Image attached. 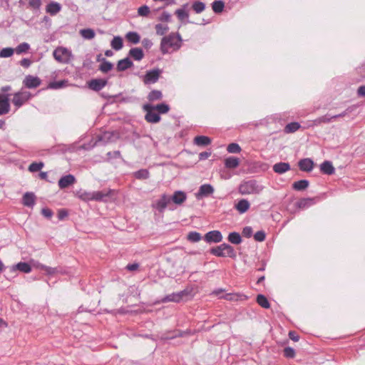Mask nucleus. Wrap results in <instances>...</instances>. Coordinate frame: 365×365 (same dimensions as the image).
<instances>
[{
  "label": "nucleus",
  "mask_w": 365,
  "mask_h": 365,
  "mask_svg": "<svg viewBox=\"0 0 365 365\" xmlns=\"http://www.w3.org/2000/svg\"><path fill=\"white\" fill-rule=\"evenodd\" d=\"M170 14L168 12H163L160 16L159 20L161 21L168 22L170 20Z\"/></svg>",
  "instance_id": "obj_61"
},
{
  "label": "nucleus",
  "mask_w": 365,
  "mask_h": 365,
  "mask_svg": "<svg viewBox=\"0 0 365 365\" xmlns=\"http://www.w3.org/2000/svg\"><path fill=\"white\" fill-rule=\"evenodd\" d=\"M54 58L60 62L67 63L70 61L71 52L66 48L58 47L53 51Z\"/></svg>",
  "instance_id": "obj_4"
},
{
  "label": "nucleus",
  "mask_w": 365,
  "mask_h": 365,
  "mask_svg": "<svg viewBox=\"0 0 365 365\" xmlns=\"http://www.w3.org/2000/svg\"><path fill=\"white\" fill-rule=\"evenodd\" d=\"M170 197V202L173 201L175 204L180 205L186 200L187 195L185 192L178 190L175 191Z\"/></svg>",
  "instance_id": "obj_15"
},
{
  "label": "nucleus",
  "mask_w": 365,
  "mask_h": 365,
  "mask_svg": "<svg viewBox=\"0 0 365 365\" xmlns=\"http://www.w3.org/2000/svg\"><path fill=\"white\" fill-rule=\"evenodd\" d=\"M314 165V161L310 158H304L298 162V166L300 170L304 172H310Z\"/></svg>",
  "instance_id": "obj_14"
},
{
  "label": "nucleus",
  "mask_w": 365,
  "mask_h": 365,
  "mask_svg": "<svg viewBox=\"0 0 365 365\" xmlns=\"http://www.w3.org/2000/svg\"><path fill=\"white\" fill-rule=\"evenodd\" d=\"M214 191L213 187L209 184H205L200 187L198 192L195 194L197 199H201L211 195Z\"/></svg>",
  "instance_id": "obj_13"
},
{
  "label": "nucleus",
  "mask_w": 365,
  "mask_h": 365,
  "mask_svg": "<svg viewBox=\"0 0 365 365\" xmlns=\"http://www.w3.org/2000/svg\"><path fill=\"white\" fill-rule=\"evenodd\" d=\"M102 63L99 66V70L103 73H108L113 68V64L108 61L106 60V58H103L101 59Z\"/></svg>",
  "instance_id": "obj_31"
},
{
  "label": "nucleus",
  "mask_w": 365,
  "mask_h": 365,
  "mask_svg": "<svg viewBox=\"0 0 365 365\" xmlns=\"http://www.w3.org/2000/svg\"><path fill=\"white\" fill-rule=\"evenodd\" d=\"M180 302L182 300H187L190 297L191 292L188 289H184L177 292Z\"/></svg>",
  "instance_id": "obj_49"
},
{
  "label": "nucleus",
  "mask_w": 365,
  "mask_h": 365,
  "mask_svg": "<svg viewBox=\"0 0 365 365\" xmlns=\"http://www.w3.org/2000/svg\"><path fill=\"white\" fill-rule=\"evenodd\" d=\"M354 110V106H350V107L347 108L344 112H342L339 114H337V115H331V118H332V119H336L338 118L344 117L348 113L352 112Z\"/></svg>",
  "instance_id": "obj_54"
},
{
  "label": "nucleus",
  "mask_w": 365,
  "mask_h": 365,
  "mask_svg": "<svg viewBox=\"0 0 365 365\" xmlns=\"http://www.w3.org/2000/svg\"><path fill=\"white\" fill-rule=\"evenodd\" d=\"M30 98H31V93L29 91L21 90V91H19L17 93H15L14 94L12 103L16 107L20 108Z\"/></svg>",
  "instance_id": "obj_5"
},
{
  "label": "nucleus",
  "mask_w": 365,
  "mask_h": 365,
  "mask_svg": "<svg viewBox=\"0 0 365 365\" xmlns=\"http://www.w3.org/2000/svg\"><path fill=\"white\" fill-rule=\"evenodd\" d=\"M242 150L240 146L236 143H230V153H239Z\"/></svg>",
  "instance_id": "obj_58"
},
{
  "label": "nucleus",
  "mask_w": 365,
  "mask_h": 365,
  "mask_svg": "<svg viewBox=\"0 0 365 365\" xmlns=\"http://www.w3.org/2000/svg\"><path fill=\"white\" fill-rule=\"evenodd\" d=\"M301 125L297 122L289 123L284 128L285 133H292L296 132L300 128Z\"/></svg>",
  "instance_id": "obj_30"
},
{
  "label": "nucleus",
  "mask_w": 365,
  "mask_h": 365,
  "mask_svg": "<svg viewBox=\"0 0 365 365\" xmlns=\"http://www.w3.org/2000/svg\"><path fill=\"white\" fill-rule=\"evenodd\" d=\"M14 50L12 48H4L0 51V57L8 58L14 54Z\"/></svg>",
  "instance_id": "obj_48"
},
{
  "label": "nucleus",
  "mask_w": 365,
  "mask_h": 365,
  "mask_svg": "<svg viewBox=\"0 0 365 365\" xmlns=\"http://www.w3.org/2000/svg\"><path fill=\"white\" fill-rule=\"evenodd\" d=\"M332 120L331 115L328 114L321 116L313 121L314 125H319L322 123H329Z\"/></svg>",
  "instance_id": "obj_37"
},
{
  "label": "nucleus",
  "mask_w": 365,
  "mask_h": 365,
  "mask_svg": "<svg viewBox=\"0 0 365 365\" xmlns=\"http://www.w3.org/2000/svg\"><path fill=\"white\" fill-rule=\"evenodd\" d=\"M36 196L33 192H26L23 196V204L25 206L32 207L35 204Z\"/></svg>",
  "instance_id": "obj_23"
},
{
  "label": "nucleus",
  "mask_w": 365,
  "mask_h": 365,
  "mask_svg": "<svg viewBox=\"0 0 365 365\" xmlns=\"http://www.w3.org/2000/svg\"><path fill=\"white\" fill-rule=\"evenodd\" d=\"M256 301L258 303V304L263 308L268 309L270 307L269 301L267 300V297L263 294H258L257 296Z\"/></svg>",
  "instance_id": "obj_33"
},
{
  "label": "nucleus",
  "mask_w": 365,
  "mask_h": 365,
  "mask_svg": "<svg viewBox=\"0 0 365 365\" xmlns=\"http://www.w3.org/2000/svg\"><path fill=\"white\" fill-rule=\"evenodd\" d=\"M108 83V81L102 78L91 79L88 82V86L94 91H99Z\"/></svg>",
  "instance_id": "obj_10"
},
{
  "label": "nucleus",
  "mask_w": 365,
  "mask_h": 365,
  "mask_svg": "<svg viewBox=\"0 0 365 365\" xmlns=\"http://www.w3.org/2000/svg\"><path fill=\"white\" fill-rule=\"evenodd\" d=\"M134 176L139 180H145L149 178V172L146 169H141L135 172Z\"/></svg>",
  "instance_id": "obj_39"
},
{
  "label": "nucleus",
  "mask_w": 365,
  "mask_h": 365,
  "mask_svg": "<svg viewBox=\"0 0 365 365\" xmlns=\"http://www.w3.org/2000/svg\"><path fill=\"white\" fill-rule=\"evenodd\" d=\"M142 44L144 46V48H145L146 49H149L152 47L153 42L151 41V40L148 38H143L142 41Z\"/></svg>",
  "instance_id": "obj_64"
},
{
  "label": "nucleus",
  "mask_w": 365,
  "mask_h": 365,
  "mask_svg": "<svg viewBox=\"0 0 365 365\" xmlns=\"http://www.w3.org/2000/svg\"><path fill=\"white\" fill-rule=\"evenodd\" d=\"M41 83V79L37 76L28 75L23 81V84L27 88H36Z\"/></svg>",
  "instance_id": "obj_8"
},
{
  "label": "nucleus",
  "mask_w": 365,
  "mask_h": 365,
  "mask_svg": "<svg viewBox=\"0 0 365 365\" xmlns=\"http://www.w3.org/2000/svg\"><path fill=\"white\" fill-rule=\"evenodd\" d=\"M108 192L104 191H94V192H79L78 196L80 199L83 201H90V200H96V201H106V198L108 197Z\"/></svg>",
  "instance_id": "obj_3"
},
{
  "label": "nucleus",
  "mask_w": 365,
  "mask_h": 365,
  "mask_svg": "<svg viewBox=\"0 0 365 365\" xmlns=\"http://www.w3.org/2000/svg\"><path fill=\"white\" fill-rule=\"evenodd\" d=\"M12 271L19 270L24 273H29L31 271V267L27 262H19L11 267Z\"/></svg>",
  "instance_id": "obj_24"
},
{
  "label": "nucleus",
  "mask_w": 365,
  "mask_h": 365,
  "mask_svg": "<svg viewBox=\"0 0 365 365\" xmlns=\"http://www.w3.org/2000/svg\"><path fill=\"white\" fill-rule=\"evenodd\" d=\"M224 7H225V4L221 0L215 1L212 4V9L213 11L216 14L221 13L223 11Z\"/></svg>",
  "instance_id": "obj_36"
},
{
  "label": "nucleus",
  "mask_w": 365,
  "mask_h": 365,
  "mask_svg": "<svg viewBox=\"0 0 365 365\" xmlns=\"http://www.w3.org/2000/svg\"><path fill=\"white\" fill-rule=\"evenodd\" d=\"M266 234L263 230L257 232L254 235V239L257 242H263L265 240Z\"/></svg>",
  "instance_id": "obj_55"
},
{
  "label": "nucleus",
  "mask_w": 365,
  "mask_h": 365,
  "mask_svg": "<svg viewBox=\"0 0 365 365\" xmlns=\"http://www.w3.org/2000/svg\"><path fill=\"white\" fill-rule=\"evenodd\" d=\"M252 228L251 227H245L243 228L242 235L246 237H250L252 235Z\"/></svg>",
  "instance_id": "obj_60"
},
{
  "label": "nucleus",
  "mask_w": 365,
  "mask_h": 365,
  "mask_svg": "<svg viewBox=\"0 0 365 365\" xmlns=\"http://www.w3.org/2000/svg\"><path fill=\"white\" fill-rule=\"evenodd\" d=\"M320 171L323 174L331 175L335 173V168L331 161L325 160L320 165Z\"/></svg>",
  "instance_id": "obj_17"
},
{
  "label": "nucleus",
  "mask_w": 365,
  "mask_h": 365,
  "mask_svg": "<svg viewBox=\"0 0 365 365\" xmlns=\"http://www.w3.org/2000/svg\"><path fill=\"white\" fill-rule=\"evenodd\" d=\"M80 34L86 39H92L95 37V32L91 29H81Z\"/></svg>",
  "instance_id": "obj_38"
},
{
  "label": "nucleus",
  "mask_w": 365,
  "mask_h": 365,
  "mask_svg": "<svg viewBox=\"0 0 365 365\" xmlns=\"http://www.w3.org/2000/svg\"><path fill=\"white\" fill-rule=\"evenodd\" d=\"M204 240L207 243H217L222 241V235L218 230L210 231L205 234Z\"/></svg>",
  "instance_id": "obj_11"
},
{
  "label": "nucleus",
  "mask_w": 365,
  "mask_h": 365,
  "mask_svg": "<svg viewBox=\"0 0 365 365\" xmlns=\"http://www.w3.org/2000/svg\"><path fill=\"white\" fill-rule=\"evenodd\" d=\"M75 177L73 175L69 174L61 178L58 180V185L61 189H65L75 183Z\"/></svg>",
  "instance_id": "obj_12"
},
{
  "label": "nucleus",
  "mask_w": 365,
  "mask_h": 365,
  "mask_svg": "<svg viewBox=\"0 0 365 365\" xmlns=\"http://www.w3.org/2000/svg\"><path fill=\"white\" fill-rule=\"evenodd\" d=\"M194 143L198 146H207L211 143V139L205 135H197L194 138Z\"/></svg>",
  "instance_id": "obj_26"
},
{
  "label": "nucleus",
  "mask_w": 365,
  "mask_h": 365,
  "mask_svg": "<svg viewBox=\"0 0 365 365\" xmlns=\"http://www.w3.org/2000/svg\"><path fill=\"white\" fill-rule=\"evenodd\" d=\"M284 356L289 359H292L295 356V351L293 348L287 346L284 349Z\"/></svg>",
  "instance_id": "obj_51"
},
{
  "label": "nucleus",
  "mask_w": 365,
  "mask_h": 365,
  "mask_svg": "<svg viewBox=\"0 0 365 365\" xmlns=\"http://www.w3.org/2000/svg\"><path fill=\"white\" fill-rule=\"evenodd\" d=\"M68 85V81L62 80L59 81L51 82L48 88L51 89H59L66 87Z\"/></svg>",
  "instance_id": "obj_34"
},
{
  "label": "nucleus",
  "mask_w": 365,
  "mask_h": 365,
  "mask_svg": "<svg viewBox=\"0 0 365 365\" xmlns=\"http://www.w3.org/2000/svg\"><path fill=\"white\" fill-rule=\"evenodd\" d=\"M309 182L307 180H300L294 182L292 187V189L296 191H304L309 187Z\"/></svg>",
  "instance_id": "obj_25"
},
{
  "label": "nucleus",
  "mask_w": 365,
  "mask_h": 365,
  "mask_svg": "<svg viewBox=\"0 0 365 365\" xmlns=\"http://www.w3.org/2000/svg\"><path fill=\"white\" fill-rule=\"evenodd\" d=\"M153 109L155 110H158L159 113L164 114L167 113L170 110V107L168 104L163 103L153 106Z\"/></svg>",
  "instance_id": "obj_40"
},
{
  "label": "nucleus",
  "mask_w": 365,
  "mask_h": 365,
  "mask_svg": "<svg viewBox=\"0 0 365 365\" xmlns=\"http://www.w3.org/2000/svg\"><path fill=\"white\" fill-rule=\"evenodd\" d=\"M250 207V203L246 199H241L235 205L236 210L241 214L246 212Z\"/></svg>",
  "instance_id": "obj_22"
},
{
  "label": "nucleus",
  "mask_w": 365,
  "mask_h": 365,
  "mask_svg": "<svg viewBox=\"0 0 365 365\" xmlns=\"http://www.w3.org/2000/svg\"><path fill=\"white\" fill-rule=\"evenodd\" d=\"M143 110L146 111L145 119L148 123H156L160 120L159 113L155 112L153 106L150 104H145L143 106Z\"/></svg>",
  "instance_id": "obj_6"
},
{
  "label": "nucleus",
  "mask_w": 365,
  "mask_h": 365,
  "mask_svg": "<svg viewBox=\"0 0 365 365\" xmlns=\"http://www.w3.org/2000/svg\"><path fill=\"white\" fill-rule=\"evenodd\" d=\"M156 34L160 36L164 35L169 29L167 25L158 24L155 25Z\"/></svg>",
  "instance_id": "obj_46"
},
{
  "label": "nucleus",
  "mask_w": 365,
  "mask_h": 365,
  "mask_svg": "<svg viewBox=\"0 0 365 365\" xmlns=\"http://www.w3.org/2000/svg\"><path fill=\"white\" fill-rule=\"evenodd\" d=\"M130 56L135 61H140L144 57V53L140 48H133L129 51Z\"/></svg>",
  "instance_id": "obj_27"
},
{
  "label": "nucleus",
  "mask_w": 365,
  "mask_h": 365,
  "mask_svg": "<svg viewBox=\"0 0 365 365\" xmlns=\"http://www.w3.org/2000/svg\"><path fill=\"white\" fill-rule=\"evenodd\" d=\"M242 237L238 232H230V242L238 245L241 242Z\"/></svg>",
  "instance_id": "obj_44"
},
{
  "label": "nucleus",
  "mask_w": 365,
  "mask_h": 365,
  "mask_svg": "<svg viewBox=\"0 0 365 365\" xmlns=\"http://www.w3.org/2000/svg\"><path fill=\"white\" fill-rule=\"evenodd\" d=\"M175 14L177 15L178 18L181 21L188 17V14L182 9H177L175 11Z\"/></svg>",
  "instance_id": "obj_59"
},
{
  "label": "nucleus",
  "mask_w": 365,
  "mask_h": 365,
  "mask_svg": "<svg viewBox=\"0 0 365 365\" xmlns=\"http://www.w3.org/2000/svg\"><path fill=\"white\" fill-rule=\"evenodd\" d=\"M43 166H44V163L43 162H39V163L34 162V163H32L29 166L28 170L31 173H35V172L41 170L43 168Z\"/></svg>",
  "instance_id": "obj_42"
},
{
  "label": "nucleus",
  "mask_w": 365,
  "mask_h": 365,
  "mask_svg": "<svg viewBox=\"0 0 365 365\" xmlns=\"http://www.w3.org/2000/svg\"><path fill=\"white\" fill-rule=\"evenodd\" d=\"M163 302H180L178 295L177 293H173L165 297L163 300Z\"/></svg>",
  "instance_id": "obj_50"
},
{
  "label": "nucleus",
  "mask_w": 365,
  "mask_h": 365,
  "mask_svg": "<svg viewBox=\"0 0 365 365\" xmlns=\"http://www.w3.org/2000/svg\"><path fill=\"white\" fill-rule=\"evenodd\" d=\"M126 40L133 44H137L140 42V36L135 31H129L125 35Z\"/></svg>",
  "instance_id": "obj_28"
},
{
  "label": "nucleus",
  "mask_w": 365,
  "mask_h": 365,
  "mask_svg": "<svg viewBox=\"0 0 365 365\" xmlns=\"http://www.w3.org/2000/svg\"><path fill=\"white\" fill-rule=\"evenodd\" d=\"M29 6L33 9H39L41 6V0H29Z\"/></svg>",
  "instance_id": "obj_57"
},
{
  "label": "nucleus",
  "mask_w": 365,
  "mask_h": 365,
  "mask_svg": "<svg viewBox=\"0 0 365 365\" xmlns=\"http://www.w3.org/2000/svg\"><path fill=\"white\" fill-rule=\"evenodd\" d=\"M315 203V199L312 197L301 198L295 203L296 207L298 209H305Z\"/></svg>",
  "instance_id": "obj_20"
},
{
  "label": "nucleus",
  "mask_w": 365,
  "mask_h": 365,
  "mask_svg": "<svg viewBox=\"0 0 365 365\" xmlns=\"http://www.w3.org/2000/svg\"><path fill=\"white\" fill-rule=\"evenodd\" d=\"M161 73V70L156 68L148 71L146 72L145 75L143 77V82L145 84L154 83L158 81L160 75Z\"/></svg>",
  "instance_id": "obj_7"
},
{
  "label": "nucleus",
  "mask_w": 365,
  "mask_h": 365,
  "mask_svg": "<svg viewBox=\"0 0 365 365\" xmlns=\"http://www.w3.org/2000/svg\"><path fill=\"white\" fill-rule=\"evenodd\" d=\"M228 249V245L224 243L216 247H213L210 250V253L218 257L224 256L223 250Z\"/></svg>",
  "instance_id": "obj_29"
},
{
  "label": "nucleus",
  "mask_w": 365,
  "mask_h": 365,
  "mask_svg": "<svg viewBox=\"0 0 365 365\" xmlns=\"http://www.w3.org/2000/svg\"><path fill=\"white\" fill-rule=\"evenodd\" d=\"M170 202V197L166 194L161 195L160 198L155 201L153 207L160 212H163L168 205Z\"/></svg>",
  "instance_id": "obj_9"
},
{
  "label": "nucleus",
  "mask_w": 365,
  "mask_h": 365,
  "mask_svg": "<svg viewBox=\"0 0 365 365\" xmlns=\"http://www.w3.org/2000/svg\"><path fill=\"white\" fill-rule=\"evenodd\" d=\"M61 10V5L55 1H51L46 7V11L51 16L56 15Z\"/></svg>",
  "instance_id": "obj_21"
},
{
  "label": "nucleus",
  "mask_w": 365,
  "mask_h": 365,
  "mask_svg": "<svg viewBox=\"0 0 365 365\" xmlns=\"http://www.w3.org/2000/svg\"><path fill=\"white\" fill-rule=\"evenodd\" d=\"M10 105L8 95L3 96L0 94V115H4L9 112Z\"/></svg>",
  "instance_id": "obj_16"
},
{
  "label": "nucleus",
  "mask_w": 365,
  "mask_h": 365,
  "mask_svg": "<svg viewBox=\"0 0 365 365\" xmlns=\"http://www.w3.org/2000/svg\"><path fill=\"white\" fill-rule=\"evenodd\" d=\"M133 66V61L128 58H125L118 61L116 66L118 71H124Z\"/></svg>",
  "instance_id": "obj_18"
},
{
  "label": "nucleus",
  "mask_w": 365,
  "mask_h": 365,
  "mask_svg": "<svg viewBox=\"0 0 365 365\" xmlns=\"http://www.w3.org/2000/svg\"><path fill=\"white\" fill-rule=\"evenodd\" d=\"M192 8L195 13L200 14L205 10V4L203 2L197 1L193 3Z\"/></svg>",
  "instance_id": "obj_45"
},
{
  "label": "nucleus",
  "mask_w": 365,
  "mask_h": 365,
  "mask_svg": "<svg viewBox=\"0 0 365 365\" xmlns=\"http://www.w3.org/2000/svg\"><path fill=\"white\" fill-rule=\"evenodd\" d=\"M240 158L235 156H230V169L235 168L240 165Z\"/></svg>",
  "instance_id": "obj_56"
},
{
  "label": "nucleus",
  "mask_w": 365,
  "mask_h": 365,
  "mask_svg": "<svg viewBox=\"0 0 365 365\" xmlns=\"http://www.w3.org/2000/svg\"><path fill=\"white\" fill-rule=\"evenodd\" d=\"M163 98V94L160 91L158 90H153L150 91L148 96V99L149 101H155L158 100H160Z\"/></svg>",
  "instance_id": "obj_35"
},
{
  "label": "nucleus",
  "mask_w": 365,
  "mask_h": 365,
  "mask_svg": "<svg viewBox=\"0 0 365 365\" xmlns=\"http://www.w3.org/2000/svg\"><path fill=\"white\" fill-rule=\"evenodd\" d=\"M150 13V9L148 6L144 5L138 8V14L141 16H147Z\"/></svg>",
  "instance_id": "obj_53"
},
{
  "label": "nucleus",
  "mask_w": 365,
  "mask_h": 365,
  "mask_svg": "<svg viewBox=\"0 0 365 365\" xmlns=\"http://www.w3.org/2000/svg\"><path fill=\"white\" fill-rule=\"evenodd\" d=\"M110 45L112 48L116 51H119L123 48V39L120 36H115L111 41Z\"/></svg>",
  "instance_id": "obj_32"
},
{
  "label": "nucleus",
  "mask_w": 365,
  "mask_h": 365,
  "mask_svg": "<svg viewBox=\"0 0 365 365\" xmlns=\"http://www.w3.org/2000/svg\"><path fill=\"white\" fill-rule=\"evenodd\" d=\"M41 269L45 271L49 275L55 274L58 272V269L57 268H53L46 265H41Z\"/></svg>",
  "instance_id": "obj_52"
},
{
  "label": "nucleus",
  "mask_w": 365,
  "mask_h": 365,
  "mask_svg": "<svg viewBox=\"0 0 365 365\" xmlns=\"http://www.w3.org/2000/svg\"><path fill=\"white\" fill-rule=\"evenodd\" d=\"M263 186L259 185L255 180H250L242 182L239 186V192L242 195L259 194Z\"/></svg>",
  "instance_id": "obj_2"
},
{
  "label": "nucleus",
  "mask_w": 365,
  "mask_h": 365,
  "mask_svg": "<svg viewBox=\"0 0 365 365\" xmlns=\"http://www.w3.org/2000/svg\"><path fill=\"white\" fill-rule=\"evenodd\" d=\"M181 36L178 34H171L162 38L160 43V50L163 53H167L170 49L178 50L181 46Z\"/></svg>",
  "instance_id": "obj_1"
},
{
  "label": "nucleus",
  "mask_w": 365,
  "mask_h": 365,
  "mask_svg": "<svg viewBox=\"0 0 365 365\" xmlns=\"http://www.w3.org/2000/svg\"><path fill=\"white\" fill-rule=\"evenodd\" d=\"M68 211L65 209L59 210L58 212V218L60 220H63L65 217L68 216Z\"/></svg>",
  "instance_id": "obj_63"
},
{
  "label": "nucleus",
  "mask_w": 365,
  "mask_h": 365,
  "mask_svg": "<svg viewBox=\"0 0 365 365\" xmlns=\"http://www.w3.org/2000/svg\"><path fill=\"white\" fill-rule=\"evenodd\" d=\"M30 48V46L28 43L24 42L20 43L15 48V51L17 54L26 53Z\"/></svg>",
  "instance_id": "obj_41"
},
{
  "label": "nucleus",
  "mask_w": 365,
  "mask_h": 365,
  "mask_svg": "<svg viewBox=\"0 0 365 365\" xmlns=\"http://www.w3.org/2000/svg\"><path fill=\"white\" fill-rule=\"evenodd\" d=\"M41 214L47 218H51L53 215V212L49 208H43L41 210Z\"/></svg>",
  "instance_id": "obj_62"
},
{
  "label": "nucleus",
  "mask_w": 365,
  "mask_h": 365,
  "mask_svg": "<svg viewBox=\"0 0 365 365\" xmlns=\"http://www.w3.org/2000/svg\"><path fill=\"white\" fill-rule=\"evenodd\" d=\"M187 240L192 242H199L201 239V235L199 232H190L188 233L187 236Z\"/></svg>",
  "instance_id": "obj_43"
},
{
  "label": "nucleus",
  "mask_w": 365,
  "mask_h": 365,
  "mask_svg": "<svg viewBox=\"0 0 365 365\" xmlns=\"http://www.w3.org/2000/svg\"><path fill=\"white\" fill-rule=\"evenodd\" d=\"M247 296L240 293H230V301H245Z\"/></svg>",
  "instance_id": "obj_47"
},
{
  "label": "nucleus",
  "mask_w": 365,
  "mask_h": 365,
  "mask_svg": "<svg viewBox=\"0 0 365 365\" xmlns=\"http://www.w3.org/2000/svg\"><path fill=\"white\" fill-rule=\"evenodd\" d=\"M272 169L274 173L277 174H283L291 169L290 165L288 163L280 162L275 163Z\"/></svg>",
  "instance_id": "obj_19"
}]
</instances>
